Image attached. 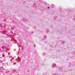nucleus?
<instances>
[{
  "mask_svg": "<svg viewBox=\"0 0 75 75\" xmlns=\"http://www.w3.org/2000/svg\"><path fill=\"white\" fill-rule=\"evenodd\" d=\"M34 47H35V45L34 46Z\"/></svg>",
  "mask_w": 75,
  "mask_h": 75,
  "instance_id": "20e7f679",
  "label": "nucleus"
},
{
  "mask_svg": "<svg viewBox=\"0 0 75 75\" xmlns=\"http://www.w3.org/2000/svg\"><path fill=\"white\" fill-rule=\"evenodd\" d=\"M47 8H50V7H47Z\"/></svg>",
  "mask_w": 75,
  "mask_h": 75,
  "instance_id": "7ed1b4c3",
  "label": "nucleus"
},
{
  "mask_svg": "<svg viewBox=\"0 0 75 75\" xmlns=\"http://www.w3.org/2000/svg\"><path fill=\"white\" fill-rule=\"evenodd\" d=\"M56 67V64H54L52 65V68H54V67Z\"/></svg>",
  "mask_w": 75,
  "mask_h": 75,
  "instance_id": "f257e3e1",
  "label": "nucleus"
},
{
  "mask_svg": "<svg viewBox=\"0 0 75 75\" xmlns=\"http://www.w3.org/2000/svg\"><path fill=\"white\" fill-rule=\"evenodd\" d=\"M11 33H13V32L12 31H11Z\"/></svg>",
  "mask_w": 75,
  "mask_h": 75,
  "instance_id": "f03ea898",
  "label": "nucleus"
}]
</instances>
